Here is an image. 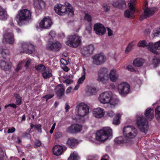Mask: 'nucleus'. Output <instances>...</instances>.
I'll return each instance as SVG.
<instances>
[{
	"mask_svg": "<svg viewBox=\"0 0 160 160\" xmlns=\"http://www.w3.org/2000/svg\"><path fill=\"white\" fill-rule=\"evenodd\" d=\"M8 17L7 11L0 6V20H6Z\"/></svg>",
	"mask_w": 160,
	"mask_h": 160,
	"instance_id": "obj_32",
	"label": "nucleus"
},
{
	"mask_svg": "<svg viewBox=\"0 0 160 160\" xmlns=\"http://www.w3.org/2000/svg\"><path fill=\"white\" fill-rule=\"evenodd\" d=\"M110 7L108 4L104 3L102 6V9L105 12H109L110 10Z\"/></svg>",
	"mask_w": 160,
	"mask_h": 160,
	"instance_id": "obj_45",
	"label": "nucleus"
},
{
	"mask_svg": "<svg viewBox=\"0 0 160 160\" xmlns=\"http://www.w3.org/2000/svg\"><path fill=\"white\" fill-rule=\"evenodd\" d=\"M61 47V44L58 42H56L52 44H48L47 48L48 50L57 52L60 50Z\"/></svg>",
	"mask_w": 160,
	"mask_h": 160,
	"instance_id": "obj_21",
	"label": "nucleus"
},
{
	"mask_svg": "<svg viewBox=\"0 0 160 160\" xmlns=\"http://www.w3.org/2000/svg\"><path fill=\"white\" fill-rule=\"evenodd\" d=\"M82 128V126L78 124H73L69 127L67 131L72 133H77L80 132Z\"/></svg>",
	"mask_w": 160,
	"mask_h": 160,
	"instance_id": "obj_19",
	"label": "nucleus"
},
{
	"mask_svg": "<svg viewBox=\"0 0 160 160\" xmlns=\"http://www.w3.org/2000/svg\"><path fill=\"white\" fill-rule=\"evenodd\" d=\"M112 100V93L111 91H107L100 94L98 97V100Z\"/></svg>",
	"mask_w": 160,
	"mask_h": 160,
	"instance_id": "obj_23",
	"label": "nucleus"
},
{
	"mask_svg": "<svg viewBox=\"0 0 160 160\" xmlns=\"http://www.w3.org/2000/svg\"><path fill=\"white\" fill-rule=\"evenodd\" d=\"M130 86L127 83L123 82L118 86V90L122 96H125L130 92Z\"/></svg>",
	"mask_w": 160,
	"mask_h": 160,
	"instance_id": "obj_10",
	"label": "nucleus"
},
{
	"mask_svg": "<svg viewBox=\"0 0 160 160\" xmlns=\"http://www.w3.org/2000/svg\"><path fill=\"white\" fill-rule=\"evenodd\" d=\"M129 7L130 11L128 10H126L124 13V16L126 18H129L130 16L131 13L132 14H134L135 12V8L134 6V4L131 2L129 3Z\"/></svg>",
	"mask_w": 160,
	"mask_h": 160,
	"instance_id": "obj_25",
	"label": "nucleus"
},
{
	"mask_svg": "<svg viewBox=\"0 0 160 160\" xmlns=\"http://www.w3.org/2000/svg\"><path fill=\"white\" fill-rule=\"evenodd\" d=\"M114 141L116 143L120 145H122L124 143L129 142V141L127 139V138L122 136L116 138L114 140Z\"/></svg>",
	"mask_w": 160,
	"mask_h": 160,
	"instance_id": "obj_27",
	"label": "nucleus"
},
{
	"mask_svg": "<svg viewBox=\"0 0 160 160\" xmlns=\"http://www.w3.org/2000/svg\"><path fill=\"white\" fill-rule=\"evenodd\" d=\"M0 55L3 58H5L7 56V53L4 50L2 49L0 52Z\"/></svg>",
	"mask_w": 160,
	"mask_h": 160,
	"instance_id": "obj_49",
	"label": "nucleus"
},
{
	"mask_svg": "<svg viewBox=\"0 0 160 160\" xmlns=\"http://www.w3.org/2000/svg\"><path fill=\"white\" fill-rule=\"evenodd\" d=\"M34 7L36 12L42 11L44 8L46 4L42 0H34L33 1Z\"/></svg>",
	"mask_w": 160,
	"mask_h": 160,
	"instance_id": "obj_16",
	"label": "nucleus"
},
{
	"mask_svg": "<svg viewBox=\"0 0 160 160\" xmlns=\"http://www.w3.org/2000/svg\"><path fill=\"white\" fill-rule=\"evenodd\" d=\"M14 96L16 98V100H21L22 97L20 96L19 94L17 93H14Z\"/></svg>",
	"mask_w": 160,
	"mask_h": 160,
	"instance_id": "obj_56",
	"label": "nucleus"
},
{
	"mask_svg": "<svg viewBox=\"0 0 160 160\" xmlns=\"http://www.w3.org/2000/svg\"><path fill=\"white\" fill-rule=\"evenodd\" d=\"M65 90L62 87H60L59 90L57 91L56 94L58 96L60 97L62 96L64 93Z\"/></svg>",
	"mask_w": 160,
	"mask_h": 160,
	"instance_id": "obj_43",
	"label": "nucleus"
},
{
	"mask_svg": "<svg viewBox=\"0 0 160 160\" xmlns=\"http://www.w3.org/2000/svg\"><path fill=\"white\" fill-rule=\"evenodd\" d=\"M79 158L78 154L76 153L73 152L70 155L68 160H78Z\"/></svg>",
	"mask_w": 160,
	"mask_h": 160,
	"instance_id": "obj_40",
	"label": "nucleus"
},
{
	"mask_svg": "<svg viewBox=\"0 0 160 160\" xmlns=\"http://www.w3.org/2000/svg\"><path fill=\"white\" fill-rule=\"evenodd\" d=\"M56 35V32L54 31H52L49 33V36H51L52 38L55 37Z\"/></svg>",
	"mask_w": 160,
	"mask_h": 160,
	"instance_id": "obj_57",
	"label": "nucleus"
},
{
	"mask_svg": "<svg viewBox=\"0 0 160 160\" xmlns=\"http://www.w3.org/2000/svg\"><path fill=\"white\" fill-rule=\"evenodd\" d=\"M3 41L10 44H13L14 42L13 34L12 33L9 32L8 31H6L5 33L3 36Z\"/></svg>",
	"mask_w": 160,
	"mask_h": 160,
	"instance_id": "obj_18",
	"label": "nucleus"
},
{
	"mask_svg": "<svg viewBox=\"0 0 160 160\" xmlns=\"http://www.w3.org/2000/svg\"><path fill=\"white\" fill-rule=\"evenodd\" d=\"M54 154L57 156L60 155L63 152V147L60 145L55 146L52 149Z\"/></svg>",
	"mask_w": 160,
	"mask_h": 160,
	"instance_id": "obj_29",
	"label": "nucleus"
},
{
	"mask_svg": "<svg viewBox=\"0 0 160 160\" xmlns=\"http://www.w3.org/2000/svg\"><path fill=\"white\" fill-rule=\"evenodd\" d=\"M0 66L2 69L5 71L9 70L11 68V65L9 62L2 60H1Z\"/></svg>",
	"mask_w": 160,
	"mask_h": 160,
	"instance_id": "obj_28",
	"label": "nucleus"
},
{
	"mask_svg": "<svg viewBox=\"0 0 160 160\" xmlns=\"http://www.w3.org/2000/svg\"><path fill=\"white\" fill-rule=\"evenodd\" d=\"M85 91L86 95L88 96L96 95L98 92L95 87L90 85H87Z\"/></svg>",
	"mask_w": 160,
	"mask_h": 160,
	"instance_id": "obj_22",
	"label": "nucleus"
},
{
	"mask_svg": "<svg viewBox=\"0 0 160 160\" xmlns=\"http://www.w3.org/2000/svg\"><path fill=\"white\" fill-rule=\"evenodd\" d=\"M86 70L85 68H83V72L82 74V77L80 78L78 81V84H82L84 81L86 77Z\"/></svg>",
	"mask_w": 160,
	"mask_h": 160,
	"instance_id": "obj_33",
	"label": "nucleus"
},
{
	"mask_svg": "<svg viewBox=\"0 0 160 160\" xmlns=\"http://www.w3.org/2000/svg\"><path fill=\"white\" fill-rule=\"evenodd\" d=\"M89 108L88 106L83 102L79 103L76 106L75 111L80 117H84L89 112Z\"/></svg>",
	"mask_w": 160,
	"mask_h": 160,
	"instance_id": "obj_8",
	"label": "nucleus"
},
{
	"mask_svg": "<svg viewBox=\"0 0 160 160\" xmlns=\"http://www.w3.org/2000/svg\"><path fill=\"white\" fill-rule=\"evenodd\" d=\"M81 43V39L80 37L77 35L74 34L68 37V39L66 41V44L68 46L73 48H77Z\"/></svg>",
	"mask_w": 160,
	"mask_h": 160,
	"instance_id": "obj_6",
	"label": "nucleus"
},
{
	"mask_svg": "<svg viewBox=\"0 0 160 160\" xmlns=\"http://www.w3.org/2000/svg\"><path fill=\"white\" fill-rule=\"evenodd\" d=\"M54 96V94H48L45 95L43 97V98H45L46 100H48L49 99L52 98Z\"/></svg>",
	"mask_w": 160,
	"mask_h": 160,
	"instance_id": "obj_54",
	"label": "nucleus"
},
{
	"mask_svg": "<svg viewBox=\"0 0 160 160\" xmlns=\"http://www.w3.org/2000/svg\"><path fill=\"white\" fill-rule=\"evenodd\" d=\"M108 70L106 68H101L98 72V81L102 82L104 83H106L108 80Z\"/></svg>",
	"mask_w": 160,
	"mask_h": 160,
	"instance_id": "obj_11",
	"label": "nucleus"
},
{
	"mask_svg": "<svg viewBox=\"0 0 160 160\" xmlns=\"http://www.w3.org/2000/svg\"><path fill=\"white\" fill-rule=\"evenodd\" d=\"M30 62L31 61L29 60L27 61L26 63L25 66V67H26V68L28 67Z\"/></svg>",
	"mask_w": 160,
	"mask_h": 160,
	"instance_id": "obj_62",
	"label": "nucleus"
},
{
	"mask_svg": "<svg viewBox=\"0 0 160 160\" xmlns=\"http://www.w3.org/2000/svg\"><path fill=\"white\" fill-rule=\"evenodd\" d=\"M55 12L58 15L61 16H64L68 14L71 17L74 15V11L72 10V7L69 3L67 6L62 5L61 4H57L54 7Z\"/></svg>",
	"mask_w": 160,
	"mask_h": 160,
	"instance_id": "obj_3",
	"label": "nucleus"
},
{
	"mask_svg": "<svg viewBox=\"0 0 160 160\" xmlns=\"http://www.w3.org/2000/svg\"><path fill=\"white\" fill-rule=\"evenodd\" d=\"M134 42H132L129 43L127 47L125 50V53L126 54L128 53L131 51L133 47L134 46Z\"/></svg>",
	"mask_w": 160,
	"mask_h": 160,
	"instance_id": "obj_39",
	"label": "nucleus"
},
{
	"mask_svg": "<svg viewBox=\"0 0 160 160\" xmlns=\"http://www.w3.org/2000/svg\"><path fill=\"white\" fill-rule=\"evenodd\" d=\"M72 88L71 87H69L66 90V93H69L71 90L72 89Z\"/></svg>",
	"mask_w": 160,
	"mask_h": 160,
	"instance_id": "obj_63",
	"label": "nucleus"
},
{
	"mask_svg": "<svg viewBox=\"0 0 160 160\" xmlns=\"http://www.w3.org/2000/svg\"><path fill=\"white\" fill-rule=\"evenodd\" d=\"M52 24L51 19L49 17H45L39 23V27L41 29H48Z\"/></svg>",
	"mask_w": 160,
	"mask_h": 160,
	"instance_id": "obj_12",
	"label": "nucleus"
},
{
	"mask_svg": "<svg viewBox=\"0 0 160 160\" xmlns=\"http://www.w3.org/2000/svg\"><path fill=\"white\" fill-rule=\"evenodd\" d=\"M146 119L142 115L137 116V124L138 128L143 132L146 133L148 129V122L147 120H151L154 117V110L152 108L146 110L144 114Z\"/></svg>",
	"mask_w": 160,
	"mask_h": 160,
	"instance_id": "obj_1",
	"label": "nucleus"
},
{
	"mask_svg": "<svg viewBox=\"0 0 160 160\" xmlns=\"http://www.w3.org/2000/svg\"><path fill=\"white\" fill-rule=\"evenodd\" d=\"M109 78L110 80L113 82L117 81L118 79V76L115 70L113 69L111 71L109 74Z\"/></svg>",
	"mask_w": 160,
	"mask_h": 160,
	"instance_id": "obj_31",
	"label": "nucleus"
},
{
	"mask_svg": "<svg viewBox=\"0 0 160 160\" xmlns=\"http://www.w3.org/2000/svg\"><path fill=\"white\" fill-rule=\"evenodd\" d=\"M121 117V115L118 113L116 114L115 117L113 118L112 123L114 125H118L120 124V119Z\"/></svg>",
	"mask_w": 160,
	"mask_h": 160,
	"instance_id": "obj_35",
	"label": "nucleus"
},
{
	"mask_svg": "<svg viewBox=\"0 0 160 160\" xmlns=\"http://www.w3.org/2000/svg\"><path fill=\"white\" fill-rule=\"evenodd\" d=\"M15 131V128L13 127H12L11 128H9L7 132L8 133H12Z\"/></svg>",
	"mask_w": 160,
	"mask_h": 160,
	"instance_id": "obj_58",
	"label": "nucleus"
},
{
	"mask_svg": "<svg viewBox=\"0 0 160 160\" xmlns=\"http://www.w3.org/2000/svg\"><path fill=\"white\" fill-rule=\"evenodd\" d=\"M62 136V133L60 132H56L55 134V137L56 139L60 138Z\"/></svg>",
	"mask_w": 160,
	"mask_h": 160,
	"instance_id": "obj_52",
	"label": "nucleus"
},
{
	"mask_svg": "<svg viewBox=\"0 0 160 160\" xmlns=\"http://www.w3.org/2000/svg\"><path fill=\"white\" fill-rule=\"evenodd\" d=\"M144 7L145 8L143 9L144 14H142L141 15L139 18V20L140 21H142L147 18L152 16L158 10V9L157 8L148 7L147 3L145 4Z\"/></svg>",
	"mask_w": 160,
	"mask_h": 160,
	"instance_id": "obj_7",
	"label": "nucleus"
},
{
	"mask_svg": "<svg viewBox=\"0 0 160 160\" xmlns=\"http://www.w3.org/2000/svg\"><path fill=\"white\" fill-rule=\"evenodd\" d=\"M137 46L139 47H147L149 51L157 55L158 54V52L157 50L160 49V41L153 44L152 42H149L148 43L144 40H141L138 42Z\"/></svg>",
	"mask_w": 160,
	"mask_h": 160,
	"instance_id": "obj_4",
	"label": "nucleus"
},
{
	"mask_svg": "<svg viewBox=\"0 0 160 160\" xmlns=\"http://www.w3.org/2000/svg\"><path fill=\"white\" fill-rule=\"evenodd\" d=\"M22 62H20L17 65L16 68L15 69V71L16 72H18L19 70H20L22 67Z\"/></svg>",
	"mask_w": 160,
	"mask_h": 160,
	"instance_id": "obj_51",
	"label": "nucleus"
},
{
	"mask_svg": "<svg viewBox=\"0 0 160 160\" xmlns=\"http://www.w3.org/2000/svg\"><path fill=\"white\" fill-rule=\"evenodd\" d=\"M111 3L115 8L119 9L124 8L126 7L124 0H114Z\"/></svg>",
	"mask_w": 160,
	"mask_h": 160,
	"instance_id": "obj_20",
	"label": "nucleus"
},
{
	"mask_svg": "<svg viewBox=\"0 0 160 160\" xmlns=\"http://www.w3.org/2000/svg\"><path fill=\"white\" fill-rule=\"evenodd\" d=\"M127 69L129 71L133 72L135 71V70L133 67L131 65H128L127 66Z\"/></svg>",
	"mask_w": 160,
	"mask_h": 160,
	"instance_id": "obj_55",
	"label": "nucleus"
},
{
	"mask_svg": "<svg viewBox=\"0 0 160 160\" xmlns=\"http://www.w3.org/2000/svg\"><path fill=\"white\" fill-rule=\"evenodd\" d=\"M9 24L11 27H13L14 26V23L12 20H11L10 21V22L9 23Z\"/></svg>",
	"mask_w": 160,
	"mask_h": 160,
	"instance_id": "obj_64",
	"label": "nucleus"
},
{
	"mask_svg": "<svg viewBox=\"0 0 160 160\" xmlns=\"http://www.w3.org/2000/svg\"><path fill=\"white\" fill-rule=\"evenodd\" d=\"M107 30L108 31V34L109 36H112L113 34L112 31L109 28H107Z\"/></svg>",
	"mask_w": 160,
	"mask_h": 160,
	"instance_id": "obj_61",
	"label": "nucleus"
},
{
	"mask_svg": "<svg viewBox=\"0 0 160 160\" xmlns=\"http://www.w3.org/2000/svg\"><path fill=\"white\" fill-rule=\"evenodd\" d=\"M42 76L44 79H47L49 78L52 76V74L50 72L48 71H44L42 72Z\"/></svg>",
	"mask_w": 160,
	"mask_h": 160,
	"instance_id": "obj_38",
	"label": "nucleus"
},
{
	"mask_svg": "<svg viewBox=\"0 0 160 160\" xmlns=\"http://www.w3.org/2000/svg\"><path fill=\"white\" fill-rule=\"evenodd\" d=\"M102 103L105 104V106H106L109 108H112L115 106L114 104H113L111 102V101H100Z\"/></svg>",
	"mask_w": 160,
	"mask_h": 160,
	"instance_id": "obj_36",
	"label": "nucleus"
},
{
	"mask_svg": "<svg viewBox=\"0 0 160 160\" xmlns=\"http://www.w3.org/2000/svg\"><path fill=\"white\" fill-rule=\"evenodd\" d=\"M153 33L155 37H160V28L154 30Z\"/></svg>",
	"mask_w": 160,
	"mask_h": 160,
	"instance_id": "obj_46",
	"label": "nucleus"
},
{
	"mask_svg": "<svg viewBox=\"0 0 160 160\" xmlns=\"http://www.w3.org/2000/svg\"><path fill=\"white\" fill-rule=\"evenodd\" d=\"M155 117L158 121L160 123V106L155 109Z\"/></svg>",
	"mask_w": 160,
	"mask_h": 160,
	"instance_id": "obj_37",
	"label": "nucleus"
},
{
	"mask_svg": "<svg viewBox=\"0 0 160 160\" xmlns=\"http://www.w3.org/2000/svg\"><path fill=\"white\" fill-rule=\"evenodd\" d=\"M107 114L108 116L110 117H112L114 115V113L112 111H110L107 112Z\"/></svg>",
	"mask_w": 160,
	"mask_h": 160,
	"instance_id": "obj_59",
	"label": "nucleus"
},
{
	"mask_svg": "<svg viewBox=\"0 0 160 160\" xmlns=\"http://www.w3.org/2000/svg\"><path fill=\"white\" fill-rule=\"evenodd\" d=\"M93 63L97 65H101L106 61L105 56L102 53L96 54L92 57Z\"/></svg>",
	"mask_w": 160,
	"mask_h": 160,
	"instance_id": "obj_13",
	"label": "nucleus"
},
{
	"mask_svg": "<svg viewBox=\"0 0 160 160\" xmlns=\"http://www.w3.org/2000/svg\"><path fill=\"white\" fill-rule=\"evenodd\" d=\"M123 135L128 140V138H135L138 134V131L134 127L128 126L123 128Z\"/></svg>",
	"mask_w": 160,
	"mask_h": 160,
	"instance_id": "obj_9",
	"label": "nucleus"
},
{
	"mask_svg": "<svg viewBox=\"0 0 160 160\" xmlns=\"http://www.w3.org/2000/svg\"><path fill=\"white\" fill-rule=\"evenodd\" d=\"M73 82V81L72 79L69 78L67 79L65 81V82L68 84H70L71 83H72Z\"/></svg>",
	"mask_w": 160,
	"mask_h": 160,
	"instance_id": "obj_60",
	"label": "nucleus"
},
{
	"mask_svg": "<svg viewBox=\"0 0 160 160\" xmlns=\"http://www.w3.org/2000/svg\"><path fill=\"white\" fill-rule=\"evenodd\" d=\"M92 29V24L89 23L86 28V30L87 31L89 34H91Z\"/></svg>",
	"mask_w": 160,
	"mask_h": 160,
	"instance_id": "obj_47",
	"label": "nucleus"
},
{
	"mask_svg": "<svg viewBox=\"0 0 160 160\" xmlns=\"http://www.w3.org/2000/svg\"><path fill=\"white\" fill-rule=\"evenodd\" d=\"M31 131V129H28L25 132L23 133L22 135V136L23 138H27L28 139H30L31 136L30 133Z\"/></svg>",
	"mask_w": 160,
	"mask_h": 160,
	"instance_id": "obj_41",
	"label": "nucleus"
},
{
	"mask_svg": "<svg viewBox=\"0 0 160 160\" xmlns=\"http://www.w3.org/2000/svg\"><path fill=\"white\" fill-rule=\"evenodd\" d=\"M152 63L155 67L158 66L160 63V58H158L156 57H155L153 59Z\"/></svg>",
	"mask_w": 160,
	"mask_h": 160,
	"instance_id": "obj_42",
	"label": "nucleus"
},
{
	"mask_svg": "<svg viewBox=\"0 0 160 160\" xmlns=\"http://www.w3.org/2000/svg\"><path fill=\"white\" fill-rule=\"evenodd\" d=\"M35 68L37 71L42 72H44L46 68L45 66L42 64H39L38 65H35Z\"/></svg>",
	"mask_w": 160,
	"mask_h": 160,
	"instance_id": "obj_34",
	"label": "nucleus"
},
{
	"mask_svg": "<svg viewBox=\"0 0 160 160\" xmlns=\"http://www.w3.org/2000/svg\"><path fill=\"white\" fill-rule=\"evenodd\" d=\"M93 111L94 116L97 118L103 117L105 114L104 110L100 108L94 109Z\"/></svg>",
	"mask_w": 160,
	"mask_h": 160,
	"instance_id": "obj_24",
	"label": "nucleus"
},
{
	"mask_svg": "<svg viewBox=\"0 0 160 160\" xmlns=\"http://www.w3.org/2000/svg\"><path fill=\"white\" fill-rule=\"evenodd\" d=\"M112 135V130L109 127L104 128L103 129L98 131L96 133V139L99 141L106 140L109 136Z\"/></svg>",
	"mask_w": 160,
	"mask_h": 160,
	"instance_id": "obj_5",
	"label": "nucleus"
},
{
	"mask_svg": "<svg viewBox=\"0 0 160 160\" xmlns=\"http://www.w3.org/2000/svg\"><path fill=\"white\" fill-rule=\"evenodd\" d=\"M35 128H36L38 132L41 133L42 132L41 125L40 124L35 125Z\"/></svg>",
	"mask_w": 160,
	"mask_h": 160,
	"instance_id": "obj_50",
	"label": "nucleus"
},
{
	"mask_svg": "<svg viewBox=\"0 0 160 160\" xmlns=\"http://www.w3.org/2000/svg\"><path fill=\"white\" fill-rule=\"evenodd\" d=\"M19 51L21 53H28L32 54L33 53L32 50H29L28 44L27 43L24 42H20L19 44Z\"/></svg>",
	"mask_w": 160,
	"mask_h": 160,
	"instance_id": "obj_17",
	"label": "nucleus"
},
{
	"mask_svg": "<svg viewBox=\"0 0 160 160\" xmlns=\"http://www.w3.org/2000/svg\"><path fill=\"white\" fill-rule=\"evenodd\" d=\"M85 20L87 21L89 23H92V18L91 16L88 13L85 14L84 16Z\"/></svg>",
	"mask_w": 160,
	"mask_h": 160,
	"instance_id": "obj_44",
	"label": "nucleus"
},
{
	"mask_svg": "<svg viewBox=\"0 0 160 160\" xmlns=\"http://www.w3.org/2000/svg\"><path fill=\"white\" fill-rule=\"evenodd\" d=\"M145 60L142 58H136L134 60L133 62V65L137 67L142 66L145 62Z\"/></svg>",
	"mask_w": 160,
	"mask_h": 160,
	"instance_id": "obj_30",
	"label": "nucleus"
},
{
	"mask_svg": "<svg viewBox=\"0 0 160 160\" xmlns=\"http://www.w3.org/2000/svg\"><path fill=\"white\" fill-rule=\"evenodd\" d=\"M94 49V47L92 44L84 46L81 49V53L84 57H87L88 55L92 54Z\"/></svg>",
	"mask_w": 160,
	"mask_h": 160,
	"instance_id": "obj_14",
	"label": "nucleus"
},
{
	"mask_svg": "<svg viewBox=\"0 0 160 160\" xmlns=\"http://www.w3.org/2000/svg\"><path fill=\"white\" fill-rule=\"evenodd\" d=\"M9 106L15 109L17 107V106L14 103H11L6 105L4 107V108H7Z\"/></svg>",
	"mask_w": 160,
	"mask_h": 160,
	"instance_id": "obj_53",
	"label": "nucleus"
},
{
	"mask_svg": "<svg viewBox=\"0 0 160 160\" xmlns=\"http://www.w3.org/2000/svg\"><path fill=\"white\" fill-rule=\"evenodd\" d=\"M66 143L71 148H73L78 145V141L73 138H71L68 139Z\"/></svg>",
	"mask_w": 160,
	"mask_h": 160,
	"instance_id": "obj_26",
	"label": "nucleus"
},
{
	"mask_svg": "<svg viewBox=\"0 0 160 160\" xmlns=\"http://www.w3.org/2000/svg\"><path fill=\"white\" fill-rule=\"evenodd\" d=\"M94 30L96 33L98 35H103L106 32L104 25L100 23H97L94 26Z\"/></svg>",
	"mask_w": 160,
	"mask_h": 160,
	"instance_id": "obj_15",
	"label": "nucleus"
},
{
	"mask_svg": "<svg viewBox=\"0 0 160 160\" xmlns=\"http://www.w3.org/2000/svg\"><path fill=\"white\" fill-rule=\"evenodd\" d=\"M15 18L18 24L20 26L27 24L32 19V12L27 9L19 10Z\"/></svg>",
	"mask_w": 160,
	"mask_h": 160,
	"instance_id": "obj_2",
	"label": "nucleus"
},
{
	"mask_svg": "<svg viewBox=\"0 0 160 160\" xmlns=\"http://www.w3.org/2000/svg\"><path fill=\"white\" fill-rule=\"evenodd\" d=\"M35 148H37L38 147H40L42 145L41 142L39 140H36L34 143Z\"/></svg>",
	"mask_w": 160,
	"mask_h": 160,
	"instance_id": "obj_48",
	"label": "nucleus"
}]
</instances>
